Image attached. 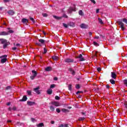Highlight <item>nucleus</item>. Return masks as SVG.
Returning a JSON list of instances; mask_svg holds the SVG:
<instances>
[{
    "label": "nucleus",
    "mask_w": 127,
    "mask_h": 127,
    "mask_svg": "<svg viewBox=\"0 0 127 127\" xmlns=\"http://www.w3.org/2000/svg\"><path fill=\"white\" fill-rule=\"evenodd\" d=\"M12 110H13V111H16V110H17V109L16 108V107L14 106V107L12 108Z\"/></svg>",
    "instance_id": "obj_46"
},
{
    "label": "nucleus",
    "mask_w": 127,
    "mask_h": 127,
    "mask_svg": "<svg viewBox=\"0 0 127 127\" xmlns=\"http://www.w3.org/2000/svg\"><path fill=\"white\" fill-rule=\"evenodd\" d=\"M62 111H63V113H68V112H69V110H68V109L63 108L62 109Z\"/></svg>",
    "instance_id": "obj_24"
},
{
    "label": "nucleus",
    "mask_w": 127,
    "mask_h": 127,
    "mask_svg": "<svg viewBox=\"0 0 127 127\" xmlns=\"http://www.w3.org/2000/svg\"><path fill=\"white\" fill-rule=\"evenodd\" d=\"M88 34H89V36H92V32H89L88 33Z\"/></svg>",
    "instance_id": "obj_59"
},
{
    "label": "nucleus",
    "mask_w": 127,
    "mask_h": 127,
    "mask_svg": "<svg viewBox=\"0 0 127 127\" xmlns=\"http://www.w3.org/2000/svg\"><path fill=\"white\" fill-rule=\"evenodd\" d=\"M56 112L57 113H58V114H59L61 112V110H60V109L57 108L56 109Z\"/></svg>",
    "instance_id": "obj_37"
},
{
    "label": "nucleus",
    "mask_w": 127,
    "mask_h": 127,
    "mask_svg": "<svg viewBox=\"0 0 127 127\" xmlns=\"http://www.w3.org/2000/svg\"><path fill=\"white\" fill-rule=\"evenodd\" d=\"M44 54H46L47 53V50L45 48H44Z\"/></svg>",
    "instance_id": "obj_40"
},
{
    "label": "nucleus",
    "mask_w": 127,
    "mask_h": 127,
    "mask_svg": "<svg viewBox=\"0 0 127 127\" xmlns=\"http://www.w3.org/2000/svg\"><path fill=\"white\" fill-rule=\"evenodd\" d=\"M27 97H26V96H24L22 99L19 100V102H25V101H27Z\"/></svg>",
    "instance_id": "obj_9"
},
{
    "label": "nucleus",
    "mask_w": 127,
    "mask_h": 127,
    "mask_svg": "<svg viewBox=\"0 0 127 127\" xmlns=\"http://www.w3.org/2000/svg\"><path fill=\"white\" fill-rule=\"evenodd\" d=\"M98 21L101 24H104V22H103V20H102V19L98 18Z\"/></svg>",
    "instance_id": "obj_26"
},
{
    "label": "nucleus",
    "mask_w": 127,
    "mask_h": 127,
    "mask_svg": "<svg viewBox=\"0 0 127 127\" xmlns=\"http://www.w3.org/2000/svg\"><path fill=\"white\" fill-rule=\"evenodd\" d=\"M30 19L31 20V21H32V22H33V23H34L35 21H34V19H33V18H32V17H30Z\"/></svg>",
    "instance_id": "obj_42"
},
{
    "label": "nucleus",
    "mask_w": 127,
    "mask_h": 127,
    "mask_svg": "<svg viewBox=\"0 0 127 127\" xmlns=\"http://www.w3.org/2000/svg\"><path fill=\"white\" fill-rule=\"evenodd\" d=\"M93 44L94 45H95V46H99V44H98L97 42H93Z\"/></svg>",
    "instance_id": "obj_41"
},
{
    "label": "nucleus",
    "mask_w": 127,
    "mask_h": 127,
    "mask_svg": "<svg viewBox=\"0 0 127 127\" xmlns=\"http://www.w3.org/2000/svg\"><path fill=\"white\" fill-rule=\"evenodd\" d=\"M12 50L15 51L16 50V49H17V48L16 47H14L12 48Z\"/></svg>",
    "instance_id": "obj_57"
},
{
    "label": "nucleus",
    "mask_w": 127,
    "mask_h": 127,
    "mask_svg": "<svg viewBox=\"0 0 127 127\" xmlns=\"http://www.w3.org/2000/svg\"><path fill=\"white\" fill-rule=\"evenodd\" d=\"M36 76H34V75H32L30 76V78L31 80H34V78H35Z\"/></svg>",
    "instance_id": "obj_44"
},
{
    "label": "nucleus",
    "mask_w": 127,
    "mask_h": 127,
    "mask_svg": "<svg viewBox=\"0 0 127 127\" xmlns=\"http://www.w3.org/2000/svg\"><path fill=\"white\" fill-rule=\"evenodd\" d=\"M4 2H8L9 1H10V0H3Z\"/></svg>",
    "instance_id": "obj_50"
},
{
    "label": "nucleus",
    "mask_w": 127,
    "mask_h": 127,
    "mask_svg": "<svg viewBox=\"0 0 127 127\" xmlns=\"http://www.w3.org/2000/svg\"><path fill=\"white\" fill-rule=\"evenodd\" d=\"M72 11H76V9L75 7H70L68 10V13H72Z\"/></svg>",
    "instance_id": "obj_4"
},
{
    "label": "nucleus",
    "mask_w": 127,
    "mask_h": 127,
    "mask_svg": "<svg viewBox=\"0 0 127 127\" xmlns=\"http://www.w3.org/2000/svg\"><path fill=\"white\" fill-rule=\"evenodd\" d=\"M6 90H9V89H10V86H7L6 88Z\"/></svg>",
    "instance_id": "obj_63"
},
{
    "label": "nucleus",
    "mask_w": 127,
    "mask_h": 127,
    "mask_svg": "<svg viewBox=\"0 0 127 127\" xmlns=\"http://www.w3.org/2000/svg\"><path fill=\"white\" fill-rule=\"evenodd\" d=\"M65 62L66 63H73V62H74V60L67 58L65 60Z\"/></svg>",
    "instance_id": "obj_5"
},
{
    "label": "nucleus",
    "mask_w": 127,
    "mask_h": 127,
    "mask_svg": "<svg viewBox=\"0 0 127 127\" xmlns=\"http://www.w3.org/2000/svg\"><path fill=\"white\" fill-rule=\"evenodd\" d=\"M106 88L107 89H110V85L109 84L106 85Z\"/></svg>",
    "instance_id": "obj_58"
},
{
    "label": "nucleus",
    "mask_w": 127,
    "mask_h": 127,
    "mask_svg": "<svg viewBox=\"0 0 127 127\" xmlns=\"http://www.w3.org/2000/svg\"><path fill=\"white\" fill-rule=\"evenodd\" d=\"M0 42H1V44H4L8 42L7 40L5 39H0Z\"/></svg>",
    "instance_id": "obj_7"
},
{
    "label": "nucleus",
    "mask_w": 127,
    "mask_h": 127,
    "mask_svg": "<svg viewBox=\"0 0 127 127\" xmlns=\"http://www.w3.org/2000/svg\"><path fill=\"white\" fill-rule=\"evenodd\" d=\"M50 109L52 112H54L55 111V108L53 107V106H51L50 107Z\"/></svg>",
    "instance_id": "obj_25"
},
{
    "label": "nucleus",
    "mask_w": 127,
    "mask_h": 127,
    "mask_svg": "<svg viewBox=\"0 0 127 127\" xmlns=\"http://www.w3.org/2000/svg\"><path fill=\"white\" fill-rule=\"evenodd\" d=\"M93 57H97V52L95 54H94V55H93Z\"/></svg>",
    "instance_id": "obj_62"
},
{
    "label": "nucleus",
    "mask_w": 127,
    "mask_h": 127,
    "mask_svg": "<svg viewBox=\"0 0 127 127\" xmlns=\"http://www.w3.org/2000/svg\"><path fill=\"white\" fill-rule=\"evenodd\" d=\"M78 13L79 15H81V16L84 15V14L83 13V11H82V10H79L78 12Z\"/></svg>",
    "instance_id": "obj_29"
},
{
    "label": "nucleus",
    "mask_w": 127,
    "mask_h": 127,
    "mask_svg": "<svg viewBox=\"0 0 127 127\" xmlns=\"http://www.w3.org/2000/svg\"><path fill=\"white\" fill-rule=\"evenodd\" d=\"M99 11H100V9H96V13H99Z\"/></svg>",
    "instance_id": "obj_60"
},
{
    "label": "nucleus",
    "mask_w": 127,
    "mask_h": 127,
    "mask_svg": "<svg viewBox=\"0 0 127 127\" xmlns=\"http://www.w3.org/2000/svg\"><path fill=\"white\" fill-rule=\"evenodd\" d=\"M52 105H54V106H55L56 107H59V106H60V104L57 102H52Z\"/></svg>",
    "instance_id": "obj_11"
},
{
    "label": "nucleus",
    "mask_w": 127,
    "mask_h": 127,
    "mask_svg": "<svg viewBox=\"0 0 127 127\" xmlns=\"http://www.w3.org/2000/svg\"><path fill=\"white\" fill-rule=\"evenodd\" d=\"M32 73H33V75L35 77H36L37 75V72L35 70H32Z\"/></svg>",
    "instance_id": "obj_22"
},
{
    "label": "nucleus",
    "mask_w": 127,
    "mask_h": 127,
    "mask_svg": "<svg viewBox=\"0 0 127 127\" xmlns=\"http://www.w3.org/2000/svg\"><path fill=\"white\" fill-rule=\"evenodd\" d=\"M124 84L127 87V79H125L124 81Z\"/></svg>",
    "instance_id": "obj_30"
},
{
    "label": "nucleus",
    "mask_w": 127,
    "mask_h": 127,
    "mask_svg": "<svg viewBox=\"0 0 127 127\" xmlns=\"http://www.w3.org/2000/svg\"><path fill=\"white\" fill-rule=\"evenodd\" d=\"M47 93L48 95H51V94H52V90L50 88L48 89L47 91Z\"/></svg>",
    "instance_id": "obj_18"
},
{
    "label": "nucleus",
    "mask_w": 127,
    "mask_h": 127,
    "mask_svg": "<svg viewBox=\"0 0 127 127\" xmlns=\"http://www.w3.org/2000/svg\"><path fill=\"white\" fill-rule=\"evenodd\" d=\"M27 105H28V106H33L34 105H35V102L32 101H27Z\"/></svg>",
    "instance_id": "obj_8"
},
{
    "label": "nucleus",
    "mask_w": 127,
    "mask_h": 127,
    "mask_svg": "<svg viewBox=\"0 0 127 127\" xmlns=\"http://www.w3.org/2000/svg\"><path fill=\"white\" fill-rule=\"evenodd\" d=\"M42 15L44 17H47L48 16V14L47 13H43Z\"/></svg>",
    "instance_id": "obj_35"
},
{
    "label": "nucleus",
    "mask_w": 127,
    "mask_h": 127,
    "mask_svg": "<svg viewBox=\"0 0 127 127\" xmlns=\"http://www.w3.org/2000/svg\"><path fill=\"white\" fill-rule=\"evenodd\" d=\"M54 81H57V80H58V78H57V77H55L54 78Z\"/></svg>",
    "instance_id": "obj_54"
},
{
    "label": "nucleus",
    "mask_w": 127,
    "mask_h": 127,
    "mask_svg": "<svg viewBox=\"0 0 127 127\" xmlns=\"http://www.w3.org/2000/svg\"><path fill=\"white\" fill-rule=\"evenodd\" d=\"M9 34V33L3 31V32H1L0 35H8Z\"/></svg>",
    "instance_id": "obj_16"
},
{
    "label": "nucleus",
    "mask_w": 127,
    "mask_h": 127,
    "mask_svg": "<svg viewBox=\"0 0 127 127\" xmlns=\"http://www.w3.org/2000/svg\"><path fill=\"white\" fill-rule=\"evenodd\" d=\"M52 59H53L54 61H57V60H58L59 58L58 57L56 56H54L52 57Z\"/></svg>",
    "instance_id": "obj_21"
},
{
    "label": "nucleus",
    "mask_w": 127,
    "mask_h": 127,
    "mask_svg": "<svg viewBox=\"0 0 127 127\" xmlns=\"http://www.w3.org/2000/svg\"><path fill=\"white\" fill-rule=\"evenodd\" d=\"M101 70H102V68H101V67L97 68V71H98V72H100Z\"/></svg>",
    "instance_id": "obj_53"
},
{
    "label": "nucleus",
    "mask_w": 127,
    "mask_h": 127,
    "mask_svg": "<svg viewBox=\"0 0 127 127\" xmlns=\"http://www.w3.org/2000/svg\"><path fill=\"white\" fill-rule=\"evenodd\" d=\"M64 127H68V124H65L64 125Z\"/></svg>",
    "instance_id": "obj_64"
},
{
    "label": "nucleus",
    "mask_w": 127,
    "mask_h": 127,
    "mask_svg": "<svg viewBox=\"0 0 127 127\" xmlns=\"http://www.w3.org/2000/svg\"><path fill=\"white\" fill-rule=\"evenodd\" d=\"M8 33H13V31L12 30H10L8 31Z\"/></svg>",
    "instance_id": "obj_48"
},
{
    "label": "nucleus",
    "mask_w": 127,
    "mask_h": 127,
    "mask_svg": "<svg viewBox=\"0 0 127 127\" xmlns=\"http://www.w3.org/2000/svg\"><path fill=\"white\" fill-rule=\"evenodd\" d=\"M50 88H51H51H55V84H52V85H51Z\"/></svg>",
    "instance_id": "obj_43"
},
{
    "label": "nucleus",
    "mask_w": 127,
    "mask_h": 127,
    "mask_svg": "<svg viewBox=\"0 0 127 127\" xmlns=\"http://www.w3.org/2000/svg\"><path fill=\"white\" fill-rule=\"evenodd\" d=\"M76 58L79 59V61H85V59L83 58V55H82V54H80L79 56L76 57Z\"/></svg>",
    "instance_id": "obj_3"
},
{
    "label": "nucleus",
    "mask_w": 127,
    "mask_h": 127,
    "mask_svg": "<svg viewBox=\"0 0 127 127\" xmlns=\"http://www.w3.org/2000/svg\"><path fill=\"white\" fill-rule=\"evenodd\" d=\"M43 126H44V125L43 124V123H40L37 127H43Z\"/></svg>",
    "instance_id": "obj_33"
},
{
    "label": "nucleus",
    "mask_w": 127,
    "mask_h": 127,
    "mask_svg": "<svg viewBox=\"0 0 127 127\" xmlns=\"http://www.w3.org/2000/svg\"><path fill=\"white\" fill-rule=\"evenodd\" d=\"M76 89H80V85L79 84H77L76 85Z\"/></svg>",
    "instance_id": "obj_49"
},
{
    "label": "nucleus",
    "mask_w": 127,
    "mask_h": 127,
    "mask_svg": "<svg viewBox=\"0 0 127 127\" xmlns=\"http://www.w3.org/2000/svg\"><path fill=\"white\" fill-rule=\"evenodd\" d=\"M63 26L65 27V28H68V25L67 24L63 23Z\"/></svg>",
    "instance_id": "obj_34"
},
{
    "label": "nucleus",
    "mask_w": 127,
    "mask_h": 127,
    "mask_svg": "<svg viewBox=\"0 0 127 127\" xmlns=\"http://www.w3.org/2000/svg\"><path fill=\"white\" fill-rule=\"evenodd\" d=\"M90 1H91V2H93V3H96V1H95V0H90Z\"/></svg>",
    "instance_id": "obj_55"
},
{
    "label": "nucleus",
    "mask_w": 127,
    "mask_h": 127,
    "mask_svg": "<svg viewBox=\"0 0 127 127\" xmlns=\"http://www.w3.org/2000/svg\"><path fill=\"white\" fill-rule=\"evenodd\" d=\"M123 21L125 23H126V24H127V19L126 18H124L123 19Z\"/></svg>",
    "instance_id": "obj_39"
},
{
    "label": "nucleus",
    "mask_w": 127,
    "mask_h": 127,
    "mask_svg": "<svg viewBox=\"0 0 127 127\" xmlns=\"http://www.w3.org/2000/svg\"><path fill=\"white\" fill-rule=\"evenodd\" d=\"M7 12L9 14V15H13V14H14V11H13L12 10H10Z\"/></svg>",
    "instance_id": "obj_10"
},
{
    "label": "nucleus",
    "mask_w": 127,
    "mask_h": 127,
    "mask_svg": "<svg viewBox=\"0 0 127 127\" xmlns=\"http://www.w3.org/2000/svg\"><path fill=\"white\" fill-rule=\"evenodd\" d=\"M68 71H69V72H71V73L72 74V75H75V74H76V73L75 72V71H74L72 68H69Z\"/></svg>",
    "instance_id": "obj_14"
},
{
    "label": "nucleus",
    "mask_w": 127,
    "mask_h": 127,
    "mask_svg": "<svg viewBox=\"0 0 127 127\" xmlns=\"http://www.w3.org/2000/svg\"><path fill=\"white\" fill-rule=\"evenodd\" d=\"M39 42L41 43V44H44V43H45V40H44L43 39H39Z\"/></svg>",
    "instance_id": "obj_23"
},
{
    "label": "nucleus",
    "mask_w": 127,
    "mask_h": 127,
    "mask_svg": "<svg viewBox=\"0 0 127 127\" xmlns=\"http://www.w3.org/2000/svg\"><path fill=\"white\" fill-rule=\"evenodd\" d=\"M36 45H38V46H42V45H41V44L39 43H36Z\"/></svg>",
    "instance_id": "obj_47"
},
{
    "label": "nucleus",
    "mask_w": 127,
    "mask_h": 127,
    "mask_svg": "<svg viewBox=\"0 0 127 127\" xmlns=\"http://www.w3.org/2000/svg\"><path fill=\"white\" fill-rule=\"evenodd\" d=\"M55 99L56 100H60V97H59L58 96H56Z\"/></svg>",
    "instance_id": "obj_45"
},
{
    "label": "nucleus",
    "mask_w": 127,
    "mask_h": 127,
    "mask_svg": "<svg viewBox=\"0 0 127 127\" xmlns=\"http://www.w3.org/2000/svg\"><path fill=\"white\" fill-rule=\"evenodd\" d=\"M27 93L29 96H31V91L30 90H27Z\"/></svg>",
    "instance_id": "obj_31"
},
{
    "label": "nucleus",
    "mask_w": 127,
    "mask_h": 127,
    "mask_svg": "<svg viewBox=\"0 0 127 127\" xmlns=\"http://www.w3.org/2000/svg\"><path fill=\"white\" fill-rule=\"evenodd\" d=\"M45 70H46V71H47L48 72H49V71H52V67H51V66L47 67L45 68Z\"/></svg>",
    "instance_id": "obj_15"
},
{
    "label": "nucleus",
    "mask_w": 127,
    "mask_h": 127,
    "mask_svg": "<svg viewBox=\"0 0 127 127\" xmlns=\"http://www.w3.org/2000/svg\"><path fill=\"white\" fill-rule=\"evenodd\" d=\"M22 22H23V23H27V22H28V20L26 18H23L22 19Z\"/></svg>",
    "instance_id": "obj_19"
},
{
    "label": "nucleus",
    "mask_w": 127,
    "mask_h": 127,
    "mask_svg": "<svg viewBox=\"0 0 127 127\" xmlns=\"http://www.w3.org/2000/svg\"><path fill=\"white\" fill-rule=\"evenodd\" d=\"M71 89H72V85L71 84H69L68 85V90L71 91Z\"/></svg>",
    "instance_id": "obj_38"
},
{
    "label": "nucleus",
    "mask_w": 127,
    "mask_h": 127,
    "mask_svg": "<svg viewBox=\"0 0 127 127\" xmlns=\"http://www.w3.org/2000/svg\"><path fill=\"white\" fill-rule=\"evenodd\" d=\"M85 120V118L84 117H80L78 119V121H84Z\"/></svg>",
    "instance_id": "obj_32"
},
{
    "label": "nucleus",
    "mask_w": 127,
    "mask_h": 127,
    "mask_svg": "<svg viewBox=\"0 0 127 127\" xmlns=\"http://www.w3.org/2000/svg\"><path fill=\"white\" fill-rule=\"evenodd\" d=\"M51 124H52V125H54V124H55V122L52 121L51 122Z\"/></svg>",
    "instance_id": "obj_61"
},
{
    "label": "nucleus",
    "mask_w": 127,
    "mask_h": 127,
    "mask_svg": "<svg viewBox=\"0 0 127 127\" xmlns=\"http://www.w3.org/2000/svg\"><path fill=\"white\" fill-rule=\"evenodd\" d=\"M110 82L113 85H114V84H116V81H115V80L114 79H110Z\"/></svg>",
    "instance_id": "obj_27"
},
{
    "label": "nucleus",
    "mask_w": 127,
    "mask_h": 127,
    "mask_svg": "<svg viewBox=\"0 0 127 127\" xmlns=\"http://www.w3.org/2000/svg\"><path fill=\"white\" fill-rule=\"evenodd\" d=\"M80 93H83V91H78L76 92V94H80Z\"/></svg>",
    "instance_id": "obj_56"
},
{
    "label": "nucleus",
    "mask_w": 127,
    "mask_h": 127,
    "mask_svg": "<svg viewBox=\"0 0 127 127\" xmlns=\"http://www.w3.org/2000/svg\"><path fill=\"white\" fill-rule=\"evenodd\" d=\"M40 89V87L38 86L36 88H34L33 91H34V92H35V93H36L38 95H40L41 93L40 92V90H39Z\"/></svg>",
    "instance_id": "obj_2"
},
{
    "label": "nucleus",
    "mask_w": 127,
    "mask_h": 127,
    "mask_svg": "<svg viewBox=\"0 0 127 127\" xmlns=\"http://www.w3.org/2000/svg\"><path fill=\"white\" fill-rule=\"evenodd\" d=\"M124 105L126 107V108H127V102L126 101L125 103H124Z\"/></svg>",
    "instance_id": "obj_51"
},
{
    "label": "nucleus",
    "mask_w": 127,
    "mask_h": 127,
    "mask_svg": "<svg viewBox=\"0 0 127 127\" xmlns=\"http://www.w3.org/2000/svg\"><path fill=\"white\" fill-rule=\"evenodd\" d=\"M81 28H87L88 26L86 24L82 23L80 25Z\"/></svg>",
    "instance_id": "obj_13"
},
{
    "label": "nucleus",
    "mask_w": 127,
    "mask_h": 127,
    "mask_svg": "<svg viewBox=\"0 0 127 127\" xmlns=\"http://www.w3.org/2000/svg\"><path fill=\"white\" fill-rule=\"evenodd\" d=\"M3 44V49H5V48H6L7 47V46H8L9 44L8 43V42L6 43Z\"/></svg>",
    "instance_id": "obj_17"
},
{
    "label": "nucleus",
    "mask_w": 127,
    "mask_h": 127,
    "mask_svg": "<svg viewBox=\"0 0 127 127\" xmlns=\"http://www.w3.org/2000/svg\"><path fill=\"white\" fill-rule=\"evenodd\" d=\"M111 77L113 79H116L117 78V74L115 72H111Z\"/></svg>",
    "instance_id": "obj_6"
},
{
    "label": "nucleus",
    "mask_w": 127,
    "mask_h": 127,
    "mask_svg": "<svg viewBox=\"0 0 127 127\" xmlns=\"http://www.w3.org/2000/svg\"><path fill=\"white\" fill-rule=\"evenodd\" d=\"M32 122H33V123H34V122H35V119L34 118H31V119Z\"/></svg>",
    "instance_id": "obj_52"
},
{
    "label": "nucleus",
    "mask_w": 127,
    "mask_h": 127,
    "mask_svg": "<svg viewBox=\"0 0 127 127\" xmlns=\"http://www.w3.org/2000/svg\"><path fill=\"white\" fill-rule=\"evenodd\" d=\"M7 61V59L6 58L2 59L1 60V63L2 64L5 63V62Z\"/></svg>",
    "instance_id": "obj_20"
},
{
    "label": "nucleus",
    "mask_w": 127,
    "mask_h": 127,
    "mask_svg": "<svg viewBox=\"0 0 127 127\" xmlns=\"http://www.w3.org/2000/svg\"><path fill=\"white\" fill-rule=\"evenodd\" d=\"M94 89L95 92H99L100 90L99 87H98V86H97L96 84L94 85Z\"/></svg>",
    "instance_id": "obj_12"
},
{
    "label": "nucleus",
    "mask_w": 127,
    "mask_h": 127,
    "mask_svg": "<svg viewBox=\"0 0 127 127\" xmlns=\"http://www.w3.org/2000/svg\"><path fill=\"white\" fill-rule=\"evenodd\" d=\"M53 17H54V18H55L56 19H61V18H62V17H58L56 15H54Z\"/></svg>",
    "instance_id": "obj_28"
},
{
    "label": "nucleus",
    "mask_w": 127,
    "mask_h": 127,
    "mask_svg": "<svg viewBox=\"0 0 127 127\" xmlns=\"http://www.w3.org/2000/svg\"><path fill=\"white\" fill-rule=\"evenodd\" d=\"M6 57H7V56L5 55L0 56V59H1V58H6Z\"/></svg>",
    "instance_id": "obj_36"
},
{
    "label": "nucleus",
    "mask_w": 127,
    "mask_h": 127,
    "mask_svg": "<svg viewBox=\"0 0 127 127\" xmlns=\"http://www.w3.org/2000/svg\"><path fill=\"white\" fill-rule=\"evenodd\" d=\"M117 22L118 24L120 25L121 29H122L123 31L125 30V24L120 21H118Z\"/></svg>",
    "instance_id": "obj_1"
}]
</instances>
